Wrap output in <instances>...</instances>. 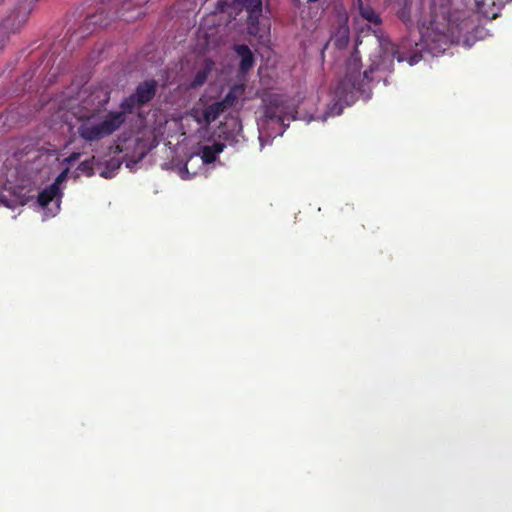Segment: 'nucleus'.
I'll use <instances>...</instances> for the list:
<instances>
[{"label":"nucleus","instance_id":"21","mask_svg":"<svg viewBox=\"0 0 512 512\" xmlns=\"http://www.w3.org/2000/svg\"><path fill=\"white\" fill-rule=\"evenodd\" d=\"M474 2L478 8H482L487 4L486 0H474Z\"/></svg>","mask_w":512,"mask_h":512},{"label":"nucleus","instance_id":"1","mask_svg":"<svg viewBox=\"0 0 512 512\" xmlns=\"http://www.w3.org/2000/svg\"><path fill=\"white\" fill-rule=\"evenodd\" d=\"M109 99V94L103 93V98L99 100L96 108L86 109L77 116V133L85 142H97L112 135L126 121L124 112L110 111L104 114L103 108Z\"/></svg>","mask_w":512,"mask_h":512},{"label":"nucleus","instance_id":"25","mask_svg":"<svg viewBox=\"0 0 512 512\" xmlns=\"http://www.w3.org/2000/svg\"><path fill=\"white\" fill-rule=\"evenodd\" d=\"M4 0H0V4L3 3Z\"/></svg>","mask_w":512,"mask_h":512},{"label":"nucleus","instance_id":"14","mask_svg":"<svg viewBox=\"0 0 512 512\" xmlns=\"http://www.w3.org/2000/svg\"><path fill=\"white\" fill-rule=\"evenodd\" d=\"M93 160H94V157H92L91 159L89 160H84L82 161L78 167H77V170L82 172L83 174H85L86 176H92L94 174V170H93Z\"/></svg>","mask_w":512,"mask_h":512},{"label":"nucleus","instance_id":"11","mask_svg":"<svg viewBox=\"0 0 512 512\" xmlns=\"http://www.w3.org/2000/svg\"><path fill=\"white\" fill-rule=\"evenodd\" d=\"M214 66V62L211 60H206L204 66L198 70L192 79V81L189 83L188 87L190 89H196L205 84L207 81L208 76L210 75L212 69Z\"/></svg>","mask_w":512,"mask_h":512},{"label":"nucleus","instance_id":"9","mask_svg":"<svg viewBox=\"0 0 512 512\" xmlns=\"http://www.w3.org/2000/svg\"><path fill=\"white\" fill-rule=\"evenodd\" d=\"M350 39V30L345 22L339 24V26L335 29L333 34L331 35L330 41L333 42V45L341 50L344 49Z\"/></svg>","mask_w":512,"mask_h":512},{"label":"nucleus","instance_id":"18","mask_svg":"<svg viewBox=\"0 0 512 512\" xmlns=\"http://www.w3.org/2000/svg\"><path fill=\"white\" fill-rule=\"evenodd\" d=\"M67 176V170L61 172L52 184H56L57 188H60V184L65 180Z\"/></svg>","mask_w":512,"mask_h":512},{"label":"nucleus","instance_id":"3","mask_svg":"<svg viewBox=\"0 0 512 512\" xmlns=\"http://www.w3.org/2000/svg\"><path fill=\"white\" fill-rule=\"evenodd\" d=\"M158 83L154 79L145 80L139 83L135 92L125 98L120 107L122 110L119 112L132 113L136 108H140L148 104L156 95Z\"/></svg>","mask_w":512,"mask_h":512},{"label":"nucleus","instance_id":"20","mask_svg":"<svg viewBox=\"0 0 512 512\" xmlns=\"http://www.w3.org/2000/svg\"><path fill=\"white\" fill-rule=\"evenodd\" d=\"M80 157V153H77V152H74L72 153L67 159L66 161L68 163H73L74 161H76L78 158Z\"/></svg>","mask_w":512,"mask_h":512},{"label":"nucleus","instance_id":"16","mask_svg":"<svg viewBox=\"0 0 512 512\" xmlns=\"http://www.w3.org/2000/svg\"><path fill=\"white\" fill-rule=\"evenodd\" d=\"M236 101V95L233 91H229L226 96L221 100L218 101L219 103L223 104V108L227 110L228 108L232 107L234 105V102Z\"/></svg>","mask_w":512,"mask_h":512},{"label":"nucleus","instance_id":"7","mask_svg":"<svg viewBox=\"0 0 512 512\" xmlns=\"http://www.w3.org/2000/svg\"><path fill=\"white\" fill-rule=\"evenodd\" d=\"M234 51L240 57L239 71L243 74L252 69L255 63L254 55L250 48L245 44L234 46Z\"/></svg>","mask_w":512,"mask_h":512},{"label":"nucleus","instance_id":"23","mask_svg":"<svg viewBox=\"0 0 512 512\" xmlns=\"http://www.w3.org/2000/svg\"><path fill=\"white\" fill-rule=\"evenodd\" d=\"M92 96H94V98H95V99H96V98H99V95H95V93H93V95H92Z\"/></svg>","mask_w":512,"mask_h":512},{"label":"nucleus","instance_id":"17","mask_svg":"<svg viewBox=\"0 0 512 512\" xmlns=\"http://www.w3.org/2000/svg\"><path fill=\"white\" fill-rule=\"evenodd\" d=\"M343 111V107L339 106L337 103L333 105V107L329 108V114L332 116L340 115Z\"/></svg>","mask_w":512,"mask_h":512},{"label":"nucleus","instance_id":"4","mask_svg":"<svg viewBox=\"0 0 512 512\" xmlns=\"http://www.w3.org/2000/svg\"><path fill=\"white\" fill-rule=\"evenodd\" d=\"M32 7L30 3L23 2L15 6V8L2 21V29L8 33H17L27 23Z\"/></svg>","mask_w":512,"mask_h":512},{"label":"nucleus","instance_id":"13","mask_svg":"<svg viewBox=\"0 0 512 512\" xmlns=\"http://www.w3.org/2000/svg\"><path fill=\"white\" fill-rule=\"evenodd\" d=\"M264 115L267 119L284 125V118L282 117L278 106L273 107L271 104L267 105Z\"/></svg>","mask_w":512,"mask_h":512},{"label":"nucleus","instance_id":"5","mask_svg":"<svg viewBox=\"0 0 512 512\" xmlns=\"http://www.w3.org/2000/svg\"><path fill=\"white\" fill-rule=\"evenodd\" d=\"M239 2L248 13L249 34L257 35V25L262 14V0H239Z\"/></svg>","mask_w":512,"mask_h":512},{"label":"nucleus","instance_id":"22","mask_svg":"<svg viewBox=\"0 0 512 512\" xmlns=\"http://www.w3.org/2000/svg\"><path fill=\"white\" fill-rule=\"evenodd\" d=\"M440 40L443 41L444 44H447L446 36L444 34L440 35Z\"/></svg>","mask_w":512,"mask_h":512},{"label":"nucleus","instance_id":"6","mask_svg":"<svg viewBox=\"0 0 512 512\" xmlns=\"http://www.w3.org/2000/svg\"><path fill=\"white\" fill-rule=\"evenodd\" d=\"M224 111L225 109L223 108V104L216 101L205 107L202 111H194L193 117L198 124L208 126L214 122Z\"/></svg>","mask_w":512,"mask_h":512},{"label":"nucleus","instance_id":"10","mask_svg":"<svg viewBox=\"0 0 512 512\" xmlns=\"http://www.w3.org/2000/svg\"><path fill=\"white\" fill-rule=\"evenodd\" d=\"M225 148L222 142H214L212 145L201 147V159L205 164H211L216 161L218 154Z\"/></svg>","mask_w":512,"mask_h":512},{"label":"nucleus","instance_id":"12","mask_svg":"<svg viewBox=\"0 0 512 512\" xmlns=\"http://www.w3.org/2000/svg\"><path fill=\"white\" fill-rule=\"evenodd\" d=\"M60 188L56 187V184H51L43 189L38 195V204L41 207H47L55 198L61 196Z\"/></svg>","mask_w":512,"mask_h":512},{"label":"nucleus","instance_id":"15","mask_svg":"<svg viewBox=\"0 0 512 512\" xmlns=\"http://www.w3.org/2000/svg\"><path fill=\"white\" fill-rule=\"evenodd\" d=\"M149 0H126L124 1L121 10L119 11L120 15H125V12L130 10V7L132 4L138 7H142L145 5Z\"/></svg>","mask_w":512,"mask_h":512},{"label":"nucleus","instance_id":"24","mask_svg":"<svg viewBox=\"0 0 512 512\" xmlns=\"http://www.w3.org/2000/svg\"><path fill=\"white\" fill-rule=\"evenodd\" d=\"M318 0H308V2H317Z\"/></svg>","mask_w":512,"mask_h":512},{"label":"nucleus","instance_id":"19","mask_svg":"<svg viewBox=\"0 0 512 512\" xmlns=\"http://www.w3.org/2000/svg\"><path fill=\"white\" fill-rule=\"evenodd\" d=\"M97 13L96 14H93V15H89L88 17H86L85 19V25L87 26H90L91 24H98V21H97ZM99 15H102V13H100Z\"/></svg>","mask_w":512,"mask_h":512},{"label":"nucleus","instance_id":"2","mask_svg":"<svg viewBox=\"0 0 512 512\" xmlns=\"http://www.w3.org/2000/svg\"><path fill=\"white\" fill-rule=\"evenodd\" d=\"M361 67V57L359 55V51L355 48L346 61L345 75L339 82L337 93L340 89L347 91L361 90L364 85V81H371L370 74L374 70L378 69V65L372 64L369 69L361 73Z\"/></svg>","mask_w":512,"mask_h":512},{"label":"nucleus","instance_id":"8","mask_svg":"<svg viewBox=\"0 0 512 512\" xmlns=\"http://www.w3.org/2000/svg\"><path fill=\"white\" fill-rule=\"evenodd\" d=\"M353 7L357 8L361 17L367 22L377 27L380 26L381 18L379 14L368 3H364L363 0H354Z\"/></svg>","mask_w":512,"mask_h":512}]
</instances>
